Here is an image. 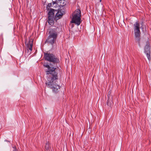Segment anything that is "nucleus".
<instances>
[{"mask_svg": "<svg viewBox=\"0 0 151 151\" xmlns=\"http://www.w3.org/2000/svg\"><path fill=\"white\" fill-rule=\"evenodd\" d=\"M44 57L45 60L50 63L49 64L44 65V67L47 68L45 70L46 74L50 75L45 84L47 88L52 90L53 93H57L61 88L57 81L58 79V74L59 71L57 64L59 63V59L53 54L47 53H44Z\"/></svg>", "mask_w": 151, "mask_h": 151, "instance_id": "obj_1", "label": "nucleus"}, {"mask_svg": "<svg viewBox=\"0 0 151 151\" xmlns=\"http://www.w3.org/2000/svg\"><path fill=\"white\" fill-rule=\"evenodd\" d=\"M81 11L80 10L78 9L75 10L73 15V18L71 22L74 23L78 26L79 25L81 22Z\"/></svg>", "mask_w": 151, "mask_h": 151, "instance_id": "obj_2", "label": "nucleus"}, {"mask_svg": "<svg viewBox=\"0 0 151 151\" xmlns=\"http://www.w3.org/2000/svg\"><path fill=\"white\" fill-rule=\"evenodd\" d=\"M133 26L134 34V40L136 42L139 44L141 33L140 30V25L138 22H136L134 24Z\"/></svg>", "mask_w": 151, "mask_h": 151, "instance_id": "obj_3", "label": "nucleus"}, {"mask_svg": "<svg viewBox=\"0 0 151 151\" xmlns=\"http://www.w3.org/2000/svg\"><path fill=\"white\" fill-rule=\"evenodd\" d=\"M50 11H52L53 12L54 16L55 13H56L55 18L57 20L61 18L65 13V9L63 8L62 9L59 8L58 10H55L52 9H50Z\"/></svg>", "mask_w": 151, "mask_h": 151, "instance_id": "obj_4", "label": "nucleus"}, {"mask_svg": "<svg viewBox=\"0 0 151 151\" xmlns=\"http://www.w3.org/2000/svg\"><path fill=\"white\" fill-rule=\"evenodd\" d=\"M55 18L53 12L52 11H49L48 13V19L47 22L49 24L52 25L54 23Z\"/></svg>", "mask_w": 151, "mask_h": 151, "instance_id": "obj_5", "label": "nucleus"}, {"mask_svg": "<svg viewBox=\"0 0 151 151\" xmlns=\"http://www.w3.org/2000/svg\"><path fill=\"white\" fill-rule=\"evenodd\" d=\"M150 43L148 41H147L146 42V44L145 47V53L146 54L149 60H150Z\"/></svg>", "mask_w": 151, "mask_h": 151, "instance_id": "obj_6", "label": "nucleus"}, {"mask_svg": "<svg viewBox=\"0 0 151 151\" xmlns=\"http://www.w3.org/2000/svg\"><path fill=\"white\" fill-rule=\"evenodd\" d=\"M58 28L51 29L49 32V36L56 39L58 33Z\"/></svg>", "mask_w": 151, "mask_h": 151, "instance_id": "obj_7", "label": "nucleus"}, {"mask_svg": "<svg viewBox=\"0 0 151 151\" xmlns=\"http://www.w3.org/2000/svg\"><path fill=\"white\" fill-rule=\"evenodd\" d=\"M64 1L63 0H56L55 1H53L52 4L54 5V4H56V6H59L60 8H61V7L64 8Z\"/></svg>", "mask_w": 151, "mask_h": 151, "instance_id": "obj_8", "label": "nucleus"}, {"mask_svg": "<svg viewBox=\"0 0 151 151\" xmlns=\"http://www.w3.org/2000/svg\"><path fill=\"white\" fill-rule=\"evenodd\" d=\"M56 39L49 36L45 42V43L47 42L51 45H53L55 42Z\"/></svg>", "mask_w": 151, "mask_h": 151, "instance_id": "obj_9", "label": "nucleus"}, {"mask_svg": "<svg viewBox=\"0 0 151 151\" xmlns=\"http://www.w3.org/2000/svg\"><path fill=\"white\" fill-rule=\"evenodd\" d=\"M33 41L29 40L28 43L27 44V47L28 49L31 51L32 50V47L33 45Z\"/></svg>", "mask_w": 151, "mask_h": 151, "instance_id": "obj_10", "label": "nucleus"}, {"mask_svg": "<svg viewBox=\"0 0 151 151\" xmlns=\"http://www.w3.org/2000/svg\"><path fill=\"white\" fill-rule=\"evenodd\" d=\"M45 151H52L51 148L49 147L48 142H46L45 146Z\"/></svg>", "mask_w": 151, "mask_h": 151, "instance_id": "obj_11", "label": "nucleus"}, {"mask_svg": "<svg viewBox=\"0 0 151 151\" xmlns=\"http://www.w3.org/2000/svg\"><path fill=\"white\" fill-rule=\"evenodd\" d=\"M106 104L109 106H111V102H109V100L107 101Z\"/></svg>", "mask_w": 151, "mask_h": 151, "instance_id": "obj_12", "label": "nucleus"}, {"mask_svg": "<svg viewBox=\"0 0 151 151\" xmlns=\"http://www.w3.org/2000/svg\"><path fill=\"white\" fill-rule=\"evenodd\" d=\"M12 147L13 149L12 151H18L15 146H14Z\"/></svg>", "mask_w": 151, "mask_h": 151, "instance_id": "obj_13", "label": "nucleus"}, {"mask_svg": "<svg viewBox=\"0 0 151 151\" xmlns=\"http://www.w3.org/2000/svg\"><path fill=\"white\" fill-rule=\"evenodd\" d=\"M51 6H52V4L51 3H50L48 4L47 8L48 7H50Z\"/></svg>", "mask_w": 151, "mask_h": 151, "instance_id": "obj_14", "label": "nucleus"}, {"mask_svg": "<svg viewBox=\"0 0 151 151\" xmlns=\"http://www.w3.org/2000/svg\"><path fill=\"white\" fill-rule=\"evenodd\" d=\"M5 141H6L7 142H10L8 140H5Z\"/></svg>", "mask_w": 151, "mask_h": 151, "instance_id": "obj_15", "label": "nucleus"}, {"mask_svg": "<svg viewBox=\"0 0 151 151\" xmlns=\"http://www.w3.org/2000/svg\"><path fill=\"white\" fill-rule=\"evenodd\" d=\"M109 94L110 95V91L109 92H108V96H109Z\"/></svg>", "mask_w": 151, "mask_h": 151, "instance_id": "obj_16", "label": "nucleus"}, {"mask_svg": "<svg viewBox=\"0 0 151 151\" xmlns=\"http://www.w3.org/2000/svg\"><path fill=\"white\" fill-rule=\"evenodd\" d=\"M141 28H142V29H143V27H142V26L141 27Z\"/></svg>", "mask_w": 151, "mask_h": 151, "instance_id": "obj_17", "label": "nucleus"}, {"mask_svg": "<svg viewBox=\"0 0 151 151\" xmlns=\"http://www.w3.org/2000/svg\"><path fill=\"white\" fill-rule=\"evenodd\" d=\"M100 2H101V0H100Z\"/></svg>", "mask_w": 151, "mask_h": 151, "instance_id": "obj_18", "label": "nucleus"}]
</instances>
